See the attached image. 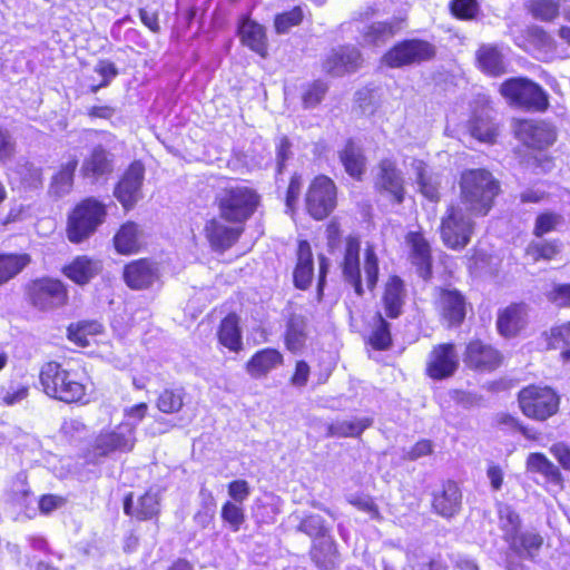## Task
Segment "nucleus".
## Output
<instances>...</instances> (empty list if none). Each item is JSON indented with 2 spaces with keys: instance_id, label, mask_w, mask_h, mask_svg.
Listing matches in <instances>:
<instances>
[{
  "instance_id": "f257e3e1",
  "label": "nucleus",
  "mask_w": 570,
  "mask_h": 570,
  "mask_svg": "<svg viewBox=\"0 0 570 570\" xmlns=\"http://www.w3.org/2000/svg\"><path fill=\"white\" fill-rule=\"evenodd\" d=\"M499 191V181L487 169H468L461 175L460 204L470 214L487 215Z\"/></svg>"
},
{
  "instance_id": "f03ea898",
  "label": "nucleus",
  "mask_w": 570,
  "mask_h": 570,
  "mask_svg": "<svg viewBox=\"0 0 570 570\" xmlns=\"http://www.w3.org/2000/svg\"><path fill=\"white\" fill-rule=\"evenodd\" d=\"M40 383L48 396L66 403L79 402L86 394V387L77 374L57 362H48L41 367Z\"/></svg>"
},
{
  "instance_id": "7ed1b4c3",
  "label": "nucleus",
  "mask_w": 570,
  "mask_h": 570,
  "mask_svg": "<svg viewBox=\"0 0 570 570\" xmlns=\"http://www.w3.org/2000/svg\"><path fill=\"white\" fill-rule=\"evenodd\" d=\"M106 215V206L102 203L91 197L82 200L68 217V239L75 244L88 239L104 223Z\"/></svg>"
},
{
  "instance_id": "20e7f679",
  "label": "nucleus",
  "mask_w": 570,
  "mask_h": 570,
  "mask_svg": "<svg viewBox=\"0 0 570 570\" xmlns=\"http://www.w3.org/2000/svg\"><path fill=\"white\" fill-rule=\"evenodd\" d=\"M217 199L220 216L234 223L247 220L259 204L258 194L245 185L224 188Z\"/></svg>"
},
{
  "instance_id": "39448f33",
  "label": "nucleus",
  "mask_w": 570,
  "mask_h": 570,
  "mask_svg": "<svg viewBox=\"0 0 570 570\" xmlns=\"http://www.w3.org/2000/svg\"><path fill=\"white\" fill-rule=\"evenodd\" d=\"M436 48L423 39H407L397 42L382 57V62L390 68H403L421 65L434 58Z\"/></svg>"
},
{
  "instance_id": "423d86ee",
  "label": "nucleus",
  "mask_w": 570,
  "mask_h": 570,
  "mask_svg": "<svg viewBox=\"0 0 570 570\" xmlns=\"http://www.w3.org/2000/svg\"><path fill=\"white\" fill-rule=\"evenodd\" d=\"M500 91L511 104L529 110L543 111L549 106L547 92L527 78L508 79Z\"/></svg>"
},
{
  "instance_id": "0eeeda50",
  "label": "nucleus",
  "mask_w": 570,
  "mask_h": 570,
  "mask_svg": "<svg viewBox=\"0 0 570 570\" xmlns=\"http://www.w3.org/2000/svg\"><path fill=\"white\" fill-rule=\"evenodd\" d=\"M464 212L463 206H452L442 217L441 238L446 247L454 250L463 249L474 232V223Z\"/></svg>"
},
{
  "instance_id": "6e6552de",
  "label": "nucleus",
  "mask_w": 570,
  "mask_h": 570,
  "mask_svg": "<svg viewBox=\"0 0 570 570\" xmlns=\"http://www.w3.org/2000/svg\"><path fill=\"white\" fill-rule=\"evenodd\" d=\"M519 403L525 416L543 421L557 412L559 396L548 386L530 385L520 391Z\"/></svg>"
},
{
  "instance_id": "1a4fd4ad",
  "label": "nucleus",
  "mask_w": 570,
  "mask_h": 570,
  "mask_svg": "<svg viewBox=\"0 0 570 570\" xmlns=\"http://www.w3.org/2000/svg\"><path fill=\"white\" fill-rule=\"evenodd\" d=\"M374 188L394 204L401 205L404 202L406 195L405 178L395 159L385 157L377 163L374 174Z\"/></svg>"
},
{
  "instance_id": "9d476101",
  "label": "nucleus",
  "mask_w": 570,
  "mask_h": 570,
  "mask_svg": "<svg viewBox=\"0 0 570 570\" xmlns=\"http://www.w3.org/2000/svg\"><path fill=\"white\" fill-rule=\"evenodd\" d=\"M27 295L30 304L39 311L59 308L68 301L65 284L49 277L32 281L27 287Z\"/></svg>"
},
{
  "instance_id": "9b49d317",
  "label": "nucleus",
  "mask_w": 570,
  "mask_h": 570,
  "mask_svg": "<svg viewBox=\"0 0 570 570\" xmlns=\"http://www.w3.org/2000/svg\"><path fill=\"white\" fill-rule=\"evenodd\" d=\"M306 208L315 219H324L336 206V187L326 176H317L311 184L306 195Z\"/></svg>"
},
{
  "instance_id": "f8f14e48",
  "label": "nucleus",
  "mask_w": 570,
  "mask_h": 570,
  "mask_svg": "<svg viewBox=\"0 0 570 570\" xmlns=\"http://www.w3.org/2000/svg\"><path fill=\"white\" fill-rule=\"evenodd\" d=\"M135 424L122 423L114 431L101 432L91 445L94 460L109 455L115 451H130L135 444Z\"/></svg>"
},
{
  "instance_id": "ddd939ff",
  "label": "nucleus",
  "mask_w": 570,
  "mask_h": 570,
  "mask_svg": "<svg viewBox=\"0 0 570 570\" xmlns=\"http://www.w3.org/2000/svg\"><path fill=\"white\" fill-rule=\"evenodd\" d=\"M460 356L453 343H442L432 347L426 357L425 372L429 377L441 381L455 374Z\"/></svg>"
},
{
  "instance_id": "4468645a",
  "label": "nucleus",
  "mask_w": 570,
  "mask_h": 570,
  "mask_svg": "<svg viewBox=\"0 0 570 570\" xmlns=\"http://www.w3.org/2000/svg\"><path fill=\"white\" fill-rule=\"evenodd\" d=\"M144 177V165L140 161H134L115 187L114 195L126 209L132 208L141 198Z\"/></svg>"
},
{
  "instance_id": "2eb2a0df",
  "label": "nucleus",
  "mask_w": 570,
  "mask_h": 570,
  "mask_svg": "<svg viewBox=\"0 0 570 570\" xmlns=\"http://www.w3.org/2000/svg\"><path fill=\"white\" fill-rule=\"evenodd\" d=\"M502 362L501 353L481 340L470 341L463 353V363L471 370L490 372Z\"/></svg>"
},
{
  "instance_id": "dca6fc26",
  "label": "nucleus",
  "mask_w": 570,
  "mask_h": 570,
  "mask_svg": "<svg viewBox=\"0 0 570 570\" xmlns=\"http://www.w3.org/2000/svg\"><path fill=\"white\" fill-rule=\"evenodd\" d=\"M160 279V271L157 263L147 258L132 261L124 268V281L134 291L151 288Z\"/></svg>"
},
{
  "instance_id": "f3484780",
  "label": "nucleus",
  "mask_w": 570,
  "mask_h": 570,
  "mask_svg": "<svg viewBox=\"0 0 570 570\" xmlns=\"http://www.w3.org/2000/svg\"><path fill=\"white\" fill-rule=\"evenodd\" d=\"M436 306L449 326L460 325L465 317V298L455 288H440Z\"/></svg>"
},
{
  "instance_id": "a211bd4d",
  "label": "nucleus",
  "mask_w": 570,
  "mask_h": 570,
  "mask_svg": "<svg viewBox=\"0 0 570 570\" xmlns=\"http://www.w3.org/2000/svg\"><path fill=\"white\" fill-rule=\"evenodd\" d=\"M362 62L361 52L351 46L333 49L323 62V69L332 76H343L355 71Z\"/></svg>"
},
{
  "instance_id": "6ab92c4d",
  "label": "nucleus",
  "mask_w": 570,
  "mask_h": 570,
  "mask_svg": "<svg viewBox=\"0 0 570 570\" xmlns=\"http://www.w3.org/2000/svg\"><path fill=\"white\" fill-rule=\"evenodd\" d=\"M518 135L527 146L535 149H544L551 146L557 138L553 126L546 121L534 120L521 122Z\"/></svg>"
},
{
  "instance_id": "aec40b11",
  "label": "nucleus",
  "mask_w": 570,
  "mask_h": 570,
  "mask_svg": "<svg viewBox=\"0 0 570 570\" xmlns=\"http://www.w3.org/2000/svg\"><path fill=\"white\" fill-rule=\"evenodd\" d=\"M462 503V493L454 481H446L433 492L432 507L435 513L443 518H452L459 513Z\"/></svg>"
},
{
  "instance_id": "412c9836",
  "label": "nucleus",
  "mask_w": 570,
  "mask_h": 570,
  "mask_svg": "<svg viewBox=\"0 0 570 570\" xmlns=\"http://www.w3.org/2000/svg\"><path fill=\"white\" fill-rule=\"evenodd\" d=\"M160 511V499L156 492L147 491L139 495L136 500L134 494L126 495L124 501V512L140 521L151 520L158 515Z\"/></svg>"
},
{
  "instance_id": "4be33fe9",
  "label": "nucleus",
  "mask_w": 570,
  "mask_h": 570,
  "mask_svg": "<svg viewBox=\"0 0 570 570\" xmlns=\"http://www.w3.org/2000/svg\"><path fill=\"white\" fill-rule=\"evenodd\" d=\"M360 247L361 244L358 238L350 236L346 239L345 253L342 263L343 277L353 286L358 296L364 293L360 268Z\"/></svg>"
},
{
  "instance_id": "5701e85b",
  "label": "nucleus",
  "mask_w": 570,
  "mask_h": 570,
  "mask_svg": "<svg viewBox=\"0 0 570 570\" xmlns=\"http://www.w3.org/2000/svg\"><path fill=\"white\" fill-rule=\"evenodd\" d=\"M206 238L216 252L230 248L239 238L242 229L225 225L217 218H213L205 226Z\"/></svg>"
},
{
  "instance_id": "b1692460",
  "label": "nucleus",
  "mask_w": 570,
  "mask_h": 570,
  "mask_svg": "<svg viewBox=\"0 0 570 570\" xmlns=\"http://www.w3.org/2000/svg\"><path fill=\"white\" fill-rule=\"evenodd\" d=\"M114 161V155L98 145L92 149L90 155L85 158L81 173L86 178L98 180L112 173Z\"/></svg>"
},
{
  "instance_id": "393cba45",
  "label": "nucleus",
  "mask_w": 570,
  "mask_h": 570,
  "mask_svg": "<svg viewBox=\"0 0 570 570\" xmlns=\"http://www.w3.org/2000/svg\"><path fill=\"white\" fill-rule=\"evenodd\" d=\"M509 550L521 559L534 560L543 544L542 535L534 530L520 531L509 541Z\"/></svg>"
},
{
  "instance_id": "a878e982",
  "label": "nucleus",
  "mask_w": 570,
  "mask_h": 570,
  "mask_svg": "<svg viewBox=\"0 0 570 570\" xmlns=\"http://www.w3.org/2000/svg\"><path fill=\"white\" fill-rule=\"evenodd\" d=\"M410 245V258L416 266L419 275L428 279L431 277V249L426 239L419 233H410L406 237Z\"/></svg>"
},
{
  "instance_id": "bb28decb",
  "label": "nucleus",
  "mask_w": 570,
  "mask_h": 570,
  "mask_svg": "<svg viewBox=\"0 0 570 570\" xmlns=\"http://www.w3.org/2000/svg\"><path fill=\"white\" fill-rule=\"evenodd\" d=\"M402 28L401 20L373 22L364 27L362 31V43L364 46L380 47L393 38Z\"/></svg>"
},
{
  "instance_id": "cd10ccee",
  "label": "nucleus",
  "mask_w": 570,
  "mask_h": 570,
  "mask_svg": "<svg viewBox=\"0 0 570 570\" xmlns=\"http://www.w3.org/2000/svg\"><path fill=\"white\" fill-rule=\"evenodd\" d=\"M411 168L415 175V181L420 193L431 202H438L440 198V177L431 171L428 165L420 159H413Z\"/></svg>"
},
{
  "instance_id": "c85d7f7f",
  "label": "nucleus",
  "mask_w": 570,
  "mask_h": 570,
  "mask_svg": "<svg viewBox=\"0 0 570 570\" xmlns=\"http://www.w3.org/2000/svg\"><path fill=\"white\" fill-rule=\"evenodd\" d=\"M309 553L313 562L321 570H333L338 563V552L332 537L314 540Z\"/></svg>"
},
{
  "instance_id": "c756f323",
  "label": "nucleus",
  "mask_w": 570,
  "mask_h": 570,
  "mask_svg": "<svg viewBox=\"0 0 570 570\" xmlns=\"http://www.w3.org/2000/svg\"><path fill=\"white\" fill-rule=\"evenodd\" d=\"M282 362L283 356L277 350L264 348L250 357L246 364V371L252 377L259 379L281 365Z\"/></svg>"
},
{
  "instance_id": "7c9ffc66",
  "label": "nucleus",
  "mask_w": 570,
  "mask_h": 570,
  "mask_svg": "<svg viewBox=\"0 0 570 570\" xmlns=\"http://www.w3.org/2000/svg\"><path fill=\"white\" fill-rule=\"evenodd\" d=\"M340 159L346 173L361 180L365 171L366 158L362 148L352 139L347 140L344 148L340 151Z\"/></svg>"
},
{
  "instance_id": "2f4dec72",
  "label": "nucleus",
  "mask_w": 570,
  "mask_h": 570,
  "mask_svg": "<svg viewBox=\"0 0 570 570\" xmlns=\"http://www.w3.org/2000/svg\"><path fill=\"white\" fill-rule=\"evenodd\" d=\"M77 167V156H69L67 161L61 164L59 171L51 178L49 194L56 197H62L69 194L72 189L73 176Z\"/></svg>"
},
{
  "instance_id": "473e14b6",
  "label": "nucleus",
  "mask_w": 570,
  "mask_h": 570,
  "mask_svg": "<svg viewBox=\"0 0 570 570\" xmlns=\"http://www.w3.org/2000/svg\"><path fill=\"white\" fill-rule=\"evenodd\" d=\"M141 237L139 226L132 222H127L114 237L115 248L120 254L136 253L142 244Z\"/></svg>"
},
{
  "instance_id": "72a5a7b5",
  "label": "nucleus",
  "mask_w": 570,
  "mask_h": 570,
  "mask_svg": "<svg viewBox=\"0 0 570 570\" xmlns=\"http://www.w3.org/2000/svg\"><path fill=\"white\" fill-rule=\"evenodd\" d=\"M313 278V256L311 246L302 240L298 244L297 265L294 271L295 286L305 289L309 286Z\"/></svg>"
},
{
  "instance_id": "f704fd0d",
  "label": "nucleus",
  "mask_w": 570,
  "mask_h": 570,
  "mask_svg": "<svg viewBox=\"0 0 570 570\" xmlns=\"http://www.w3.org/2000/svg\"><path fill=\"white\" fill-rule=\"evenodd\" d=\"M525 325V307L511 305L500 313L497 322L498 330L503 336H513Z\"/></svg>"
},
{
  "instance_id": "c9c22d12",
  "label": "nucleus",
  "mask_w": 570,
  "mask_h": 570,
  "mask_svg": "<svg viewBox=\"0 0 570 570\" xmlns=\"http://www.w3.org/2000/svg\"><path fill=\"white\" fill-rule=\"evenodd\" d=\"M404 304V286L400 277L393 276L389 279L383 295L385 313L391 318H396L402 313Z\"/></svg>"
},
{
  "instance_id": "e433bc0d",
  "label": "nucleus",
  "mask_w": 570,
  "mask_h": 570,
  "mask_svg": "<svg viewBox=\"0 0 570 570\" xmlns=\"http://www.w3.org/2000/svg\"><path fill=\"white\" fill-rule=\"evenodd\" d=\"M476 60L480 69L491 76H499L505 72L503 55L495 46L482 45L476 51Z\"/></svg>"
},
{
  "instance_id": "4c0bfd02",
  "label": "nucleus",
  "mask_w": 570,
  "mask_h": 570,
  "mask_svg": "<svg viewBox=\"0 0 570 570\" xmlns=\"http://www.w3.org/2000/svg\"><path fill=\"white\" fill-rule=\"evenodd\" d=\"M100 269L99 262L87 256L77 257L63 268L65 275L79 285L87 284Z\"/></svg>"
},
{
  "instance_id": "58836bf2",
  "label": "nucleus",
  "mask_w": 570,
  "mask_h": 570,
  "mask_svg": "<svg viewBox=\"0 0 570 570\" xmlns=\"http://www.w3.org/2000/svg\"><path fill=\"white\" fill-rule=\"evenodd\" d=\"M239 35L245 46L262 57L266 56L267 41L263 26L252 20H245L239 27Z\"/></svg>"
},
{
  "instance_id": "ea45409f",
  "label": "nucleus",
  "mask_w": 570,
  "mask_h": 570,
  "mask_svg": "<svg viewBox=\"0 0 570 570\" xmlns=\"http://www.w3.org/2000/svg\"><path fill=\"white\" fill-rule=\"evenodd\" d=\"M372 425V419L355 417L353 420L335 421L327 425L326 438H356Z\"/></svg>"
},
{
  "instance_id": "a19ab883",
  "label": "nucleus",
  "mask_w": 570,
  "mask_h": 570,
  "mask_svg": "<svg viewBox=\"0 0 570 570\" xmlns=\"http://www.w3.org/2000/svg\"><path fill=\"white\" fill-rule=\"evenodd\" d=\"M306 341V320L302 315L293 314L288 318L285 334L286 347L296 353L303 348Z\"/></svg>"
},
{
  "instance_id": "79ce46f5",
  "label": "nucleus",
  "mask_w": 570,
  "mask_h": 570,
  "mask_svg": "<svg viewBox=\"0 0 570 570\" xmlns=\"http://www.w3.org/2000/svg\"><path fill=\"white\" fill-rule=\"evenodd\" d=\"M30 262L28 254H0V286L21 273Z\"/></svg>"
},
{
  "instance_id": "37998d69",
  "label": "nucleus",
  "mask_w": 570,
  "mask_h": 570,
  "mask_svg": "<svg viewBox=\"0 0 570 570\" xmlns=\"http://www.w3.org/2000/svg\"><path fill=\"white\" fill-rule=\"evenodd\" d=\"M218 340L222 345L237 352L242 347V335L238 327V317L235 314L226 316L219 326Z\"/></svg>"
},
{
  "instance_id": "c03bdc74",
  "label": "nucleus",
  "mask_w": 570,
  "mask_h": 570,
  "mask_svg": "<svg viewBox=\"0 0 570 570\" xmlns=\"http://www.w3.org/2000/svg\"><path fill=\"white\" fill-rule=\"evenodd\" d=\"M185 396L186 392L181 386L165 389L158 395L157 409L166 414L178 413L184 406Z\"/></svg>"
},
{
  "instance_id": "a18cd8bd",
  "label": "nucleus",
  "mask_w": 570,
  "mask_h": 570,
  "mask_svg": "<svg viewBox=\"0 0 570 570\" xmlns=\"http://www.w3.org/2000/svg\"><path fill=\"white\" fill-rule=\"evenodd\" d=\"M470 131L473 137L481 141L490 142L498 134V128L490 117L489 110L483 109L474 115L470 124Z\"/></svg>"
},
{
  "instance_id": "49530a36",
  "label": "nucleus",
  "mask_w": 570,
  "mask_h": 570,
  "mask_svg": "<svg viewBox=\"0 0 570 570\" xmlns=\"http://www.w3.org/2000/svg\"><path fill=\"white\" fill-rule=\"evenodd\" d=\"M529 40L532 46L543 56L544 59H552L556 57V41L542 28L532 27L528 31Z\"/></svg>"
},
{
  "instance_id": "de8ad7c7",
  "label": "nucleus",
  "mask_w": 570,
  "mask_h": 570,
  "mask_svg": "<svg viewBox=\"0 0 570 570\" xmlns=\"http://www.w3.org/2000/svg\"><path fill=\"white\" fill-rule=\"evenodd\" d=\"M373 330L370 336L371 345L376 350H387L391 346L392 337L390 324L381 313H376L373 317Z\"/></svg>"
},
{
  "instance_id": "09e8293b",
  "label": "nucleus",
  "mask_w": 570,
  "mask_h": 570,
  "mask_svg": "<svg viewBox=\"0 0 570 570\" xmlns=\"http://www.w3.org/2000/svg\"><path fill=\"white\" fill-rule=\"evenodd\" d=\"M500 528L503 531L504 541H509L512 537L520 532V515L507 504H501L498 510Z\"/></svg>"
},
{
  "instance_id": "8fccbe9b",
  "label": "nucleus",
  "mask_w": 570,
  "mask_h": 570,
  "mask_svg": "<svg viewBox=\"0 0 570 570\" xmlns=\"http://www.w3.org/2000/svg\"><path fill=\"white\" fill-rule=\"evenodd\" d=\"M560 252L557 240H532L525 248V255L533 262L550 261Z\"/></svg>"
},
{
  "instance_id": "3c124183",
  "label": "nucleus",
  "mask_w": 570,
  "mask_h": 570,
  "mask_svg": "<svg viewBox=\"0 0 570 570\" xmlns=\"http://www.w3.org/2000/svg\"><path fill=\"white\" fill-rule=\"evenodd\" d=\"M101 325L97 322H79L68 327V337L79 346H88V336L100 333Z\"/></svg>"
},
{
  "instance_id": "603ef678",
  "label": "nucleus",
  "mask_w": 570,
  "mask_h": 570,
  "mask_svg": "<svg viewBox=\"0 0 570 570\" xmlns=\"http://www.w3.org/2000/svg\"><path fill=\"white\" fill-rule=\"evenodd\" d=\"M297 530L318 540L330 535V528L325 525V520L320 514H311L305 517L298 524Z\"/></svg>"
},
{
  "instance_id": "864d4df0",
  "label": "nucleus",
  "mask_w": 570,
  "mask_h": 570,
  "mask_svg": "<svg viewBox=\"0 0 570 570\" xmlns=\"http://www.w3.org/2000/svg\"><path fill=\"white\" fill-rule=\"evenodd\" d=\"M564 224V218L561 214L553 212H546L535 218L533 235L542 237L543 235L557 230Z\"/></svg>"
},
{
  "instance_id": "5fc2aeb1",
  "label": "nucleus",
  "mask_w": 570,
  "mask_h": 570,
  "mask_svg": "<svg viewBox=\"0 0 570 570\" xmlns=\"http://www.w3.org/2000/svg\"><path fill=\"white\" fill-rule=\"evenodd\" d=\"M29 387L22 383L11 381L8 385L0 386V402L12 406L27 399Z\"/></svg>"
},
{
  "instance_id": "6e6d98bb",
  "label": "nucleus",
  "mask_w": 570,
  "mask_h": 570,
  "mask_svg": "<svg viewBox=\"0 0 570 570\" xmlns=\"http://www.w3.org/2000/svg\"><path fill=\"white\" fill-rule=\"evenodd\" d=\"M560 6L556 0H531L529 10L532 16L543 21H551L559 16Z\"/></svg>"
},
{
  "instance_id": "4d7b16f0",
  "label": "nucleus",
  "mask_w": 570,
  "mask_h": 570,
  "mask_svg": "<svg viewBox=\"0 0 570 570\" xmlns=\"http://www.w3.org/2000/svg\"><path fill=\"white\" fill-rule=\"evenodd\" d=\"M304 18V9L301 6L276 16L274 24L277 33H286L292 27L298 26Z\"/></svg>"
},
{
  "instance_id": "13d9d810",
  "label": "nucleus",
  "mask_w": 570,
  "mask_h": 570,
  "mask_svg": "<svg viewBox=\"0 0 570 570\" xmlns=\"http://www.w3.org/2000/svg\"><path fill=\"white\" fill-rule=\"evenodd\" d=\"M364 273L368 289H373L379 276V259L372 246H367L364 253Z\"/></svg>"
},
{
  "instance_id": "bf43d9fd",
  "label": "nucleus",
  "mask_w": 570,
  "mask_h": 570,
  "mask_svg": "<svg viewBox=\"0 0 570 570\" xmlns=\"http://www.w3.org/2000/svg\"><path fill=\"white\" fill-rule=\"evenodd\" d=\"M222 518L229 524L233 531H238L245 521L243 509L233 502H226L222 508Z\"/></svg>"
},
{
  "instance_id": "052dcab7",
  "label": "nucleus",
  "mask_w": 570,
  "mask_h": 570,
  "mask_svg": "<svg viewBox=\"0 0 570 570\" xmlns=\"http://www.w3.org/2000/svg\"><path fill=\"white\" fill-rule=\"evenodd\" d=\"M18 174L23 184L31 188H38L42 184V170L30 163L19 165Z\"/></svg>"
},
{
  "instance_id": "680f3d73",
  "label": "nucleus",
  "mask_w": 570,
  "mask_h": 570,
  "mask_svg": "<svg viewBox=\"0 0 570 570\" xmlns=\"http://www.w3.org/2000/svg\"><path fill=\"white\" fill-rule=\"evenodd\" d=\"M327 91V86L317 80L307 87L305 92L303 94V102L305 107L311 108L318 105L324 98Z\"/></svg>"
},
{
  "instance_id": "e2e57ef3",
  "label": "nucleus",
  "mask_w": 570,
  "mask_h": 570,
  "mask_svg": "<svg viewBox=\"0 0 570 570\" xmlns=\"http://www.w3.org/2000/svg\"><path fill=\"white\" fill-rule=\"evenodd\" d=\"M95 71L102 77V81L98 86L92 87L94 92H97L102 87H107L110 81L118 75V70L115 63L109 60H100L95 66Z\"/></svg>"
},
{
  "instance_id": "0e129e2a",
  "label": "nucleus",
  "mask_w": 570,
  "mask_h": 570,
  "mask_svg": "<svg viewBox=\"0 0 570 570\" xmlns=\"http://www.w3.org/2000/svg\"><path fill=\"white\" fill-rule=\"evenodd\" d=\"M348 503L360 511L367 513L372 519H380V511L373 499L368 495H351Z\"/></svg>"
},
{
  "instance_id": "69168bd1",
  "label": "nucleus",
  "mask_w": 570,
  "mask_h": 570,
  "mask_svg": "<svg viewBox=\"0 0 570 570\" xmlns=\"http://www.w3.org/2000/svg\"><path fill=\"white\" fill-rule=\"evenodd\" d=\"M451 11L460 19H471L478 11V3L475 0H453Z\"/></svg>"
},
{
  "instance_id": "338daca9",
  "label": "nucleus",
  "mask_w": 570,
  "mask_h": 570,
  "mask_svg": "<svg viewBox=\"0 0 570 570\" xmlns=\"http://www.w3.org/2000/svg\"><path fill=\"white\" fill-rule=\"evenodd\" d=\"M548 297L558 306L570 307V284L556 285L549 292Z\"/></svg>"
},
{
  "instance_id": "774afa93",
  "label": "nucleus",
  "mask_w": 570,
  "mask_h": 570,
  "mask_svg": "<svg viewBox=\"0 0 570 570\" xmlns=\"http://www.w3.org/2000/svg\"><path fill=\"white\" fill-rule=\"evenodd\" d=\"M560 343H563V345L570 348V322L551 330L550 346L558 348L560 347Z\"/></svg>"
}]
</instances>
